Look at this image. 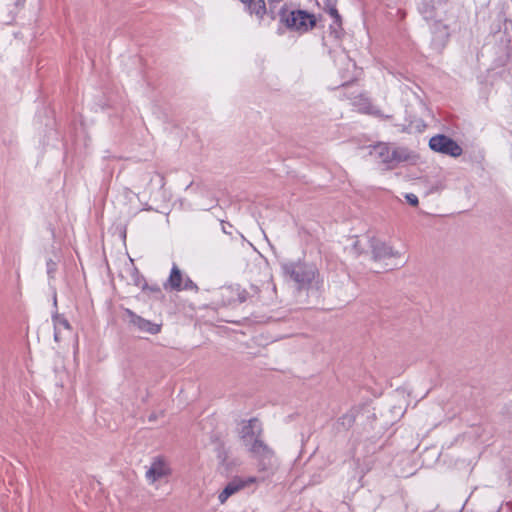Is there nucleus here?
Wrapping results in <instances>:
<instances>
[{
    "label": "nucleus",
    "instance_id": "412c9836",
    "mask_svg": "<svg viewBox=\"0 0 512 512\" xmlns=\"http://www.w3.org/2000/svg\"><path fill=\"white\" fill-rule=\"evenodd\" d=\"M405 198L409 202V204L412 206H417L419 203L418 197L415 194H412V193L406 194Z\"/></svg>",
    "mask_w": 512,
    "mask_h": 512
},
{
    "label": "nucleus",
    "instance_id": "1a4fd4ad",
    "mask_svg": "<svg viewBox=\"0 0 512 512\" xmlns=\"http://www.w3.org/2000/svg\"><path fill=\"white\" fill-rule=\"evenodd\" d=\"M171 474L168 463L161 457L153 459L150 467L146 471V479L149 483L166 480Z\"/></svg>",
    "mask_w": 512,
    "mask_h": 512
},
{
    "label": "nucleus",
    "instance_id": "f3484780",
    "mask_svg": "<svg viewBox=\"0 0 512 512\" xmlns=\"http://www.w3.org/2000/svg\"><path fill=\"white\" fill-rule=\"evenodd\" d=\"M182 290H194V291H197L198 287L189 277H186L183 280V283H182Z\"/></svg>",
    "mask_w": 512,
    "mask_h": 512
},
{
    "label": "nucleus",
    "instance_id": "5701e85b",
    "mask_svg": "<svg viewBox=\"0 0 512 512\" xmlns=\"http://www.w3.org/2000/svg\"><path fill=\"white\" fill-rule=\"evenodd\" d=\"M149 289L152 291V292H157V293H160L161 290L158 286H154V287H149Z\"/></svg>",
    "mask_w": 512,
    "mask_h": 512
},
{
    "label": "nucleus",
    "instance_id": "39448f33",
    "mask_svg": "<svg viewBox=\"0 0 512 512\" xmlns=\"http://www.w3.org/2000/svg\"><path fill=\"white\" fill-rule=\"evenodd\" d=\"M251 456L257 460L258 470L261 472L272 471L275 466L274 451L262 440L247 449Z\"/></svg>",
    "mask_w": 512,
    "mask_h": 512
},
{
    "label": "nucleus",
    "instance_id": "b1692460",
    "mask_svg": "<svg viewBox=\"0 0 512 512\" xmlns=\"http://www.w3.org/2000/svg\"><path fill=\"white\" fill-rule=\"evenodd\" d=\"M221 226H222V231H223L224 233H229V232L227 231L226 223H225L224 221H221Z\"/></svg>",
    "mask_w": 512,
    "mask_h": 512
},
{
    "label": "nucleus",
    "instance_id": "7ed1b4c3",
    "mask_svg": "<svg viewBox=\"0 0 512 512\" xmlns=\"http://www.w3.org/2000/svg\"><path fill=\"white\" fill-rule=\"evenodd\" d=\"M435 3H437L436 0H423L419 10L426 21L432 22L435 37L444 43L449 37L448 26L443 24L441 19H437Z\"/></svg>",
    "mask_w": 512,
    "mask_h": 512
},
{
    "label": "nucleus",
    "instance_id": "f03ea898",
    "mask_svg": "<svg viewBox=\"0 0 512 512\" xmlns=\"http://www.w3.org/2000/svg\"><path fill=\"white\" fill-rule=\"evenodd\" d=\"M280 19L290 30L300 33L308 32L316 26V17L305 10H293L287 12L285 9L280 11Z\"/></svg>",
    "mask_w": 512,
    "mask_h": 512
},
{
    "label": "nucleus",
    "instance_id": "ddd939ff",
    "mask_svg": "<svg viewBox=\"0 0 512 512\" xmlns=\"http://www.w3.org/2000/svg\"><path fill=\"white\" fill-rule=\"evenodd\" d=\"M246 12L251 16H255L259 22L263 21L264 17L269 14L264 0H252Z\"/></svg>",
    "mask_w": 512,
    "mask_h": 512
},
{
    "label": "nucleus",
    "instance_id": "6e6552de",
    "mask_svg": "<svg viewBox=\"0 0 512 512\" xmlns=\"http://www.w3.org/2000/svg\"><path fill=\"white\" fill-rule=\"evenodd\" d=\"M258 482V479L253 476L241 478L235 477L233 478L220 492L218 499L221 504H224L229 497L240 491L241 489L250 486Z\"/></svg>",
    "mask_w": 512,
    "mask_h": 512
},
{
    "label": "nucleus",
    "instance_id": "f257e3e1",
    "mask_svg": "<svg viewBox=\"0 0 512 512\" xmlns=\"http://www.w3.org/2000/svg\"><path fill=\"white\" fill-rule=\"evenodd\" d=\"M286 276H289L301 288L315 285L318 288L319 273L315 265L304 262H290L282 265Z\"/></svg>",
    "mask_w": 512,
    "mask_h": 512
},
{
    "label": "nucleus",
    "instance_id": "a878e982",
    "mask_svg": "<svg viewBox=\"0 0 512 512\" xmlns=\"http://www.w3.org/2000/svg\"><path fill=\"white\" fill-rule=\"evenodd\" d=\"M156 418H157V417H156V415H155V414H151V415L149 416V421H153V420H155Z\"/></svg>",
    "mask_w": 512,
    "mask_h": 512
},
{
    "label": "nucleus",
    "instance_id": "9b49d317",
    "mask_svg": "<svg viewBox=\"0 0 512 512\" xmlns=\"http://www.w3.org/2000/svg\"><path fill=\"white\" fill-rule=\"evenodd\" d=\"M414 155L412 152L405 147H396L391 146L390 153V167H394L395 165L401 162H408L414 159Z\"/></svg>",
    "mask_w": 512,
    "mask_h": 512
},
{
    "label": "nucleus",
    "instance_id": "2eb2a0df",
    "mask_svg": "<svg viewBox=\"0 0 512 512\" xmlns=\"http://www.w3.org/2000/svg\"><path fill=\"white\" fill-rule=\"evenodd\" d=\"M375 154L382 160L383 163L390 165L391 146L387 143H378L374 146Z\"/></svg>",
    "mask_w": 512,
    "mask_h": 512
},
{
    "label": "nucleus",
    "instance_id": "4468645a",
    "mask_svg": "<svg viewBox=\"0 0 512 512\" xmlns=\"http://www.w3.org/2000/svg\"><path fill=\"white\" fill-rule=\"evenodd\" d=\"M53 323H54V339L56 342H59L61 339L62 329L64 330H70V324L68 320L63 316L59 314H55L53 316Z\"/></svg>",
    "mask_w": 512,
    "mask_h": 512
},
{
    "label": "nucleus",
    "instance_id": "0eeeda50",
    "mask_svg": "<svg viewBox=\"0 0 512 512\" xmlns=\"http://www.w3.org/2000/svg\"><path fill=\"white\" fill-rule=\"evenodd\" d=\"M429 147L442 154L458 157L462 154V148L453 139L446 135L433 136L429 141Z\"/></svg>",
    "mask_w": 512,
    "mask_h": 512
},
{
    "label": "nucleus",
    "instance_id": "4be33fe9",
    "mask_svg": "<svg viewBox=\"0 0 512 512\" xmlns=\"http://www.w3.org/2000/svg\"><path fill=\"white\" fill-rule=\"evenodd\" d=\"M249 293L246 290H241L238 292V301L240 303L245 302L248 299Z\"/></svg>",
    "mask_w": 512,
    "mask_h": 512
},
{
    "label": "nucleus",
    "instance_id": "f8f14e48",
    "mask_svg": "<svg viewBox=\"0 0 512 512\" xmlns=\"http://www.w3.org/2000/svg\"><path fill=\"white\" fill-rule=\"evenodd\" d=\"M183 280L184 278L181 270L176 264H174L168 280L164 283V288L180 291L182 290Z\"/></svg>",
    "mask_w": 512,
    "mask_h": 512
},
{
    "label": "nucleus",
    "instance_id": "9d476101",
    "mask_svg": "<svg viewBox=\"0 0 512 512\" xmlns=\"http://www.w3.org/2000/svg\"><path fill=\"white\" fill-rule=\"evenodd\" d=\"M370 243L372 249V257L374 261H382L388 258L400 257V253L398 251L393 250L392 247L388 246L384 242H381L376 239H371Z\"/></svg>",
    "mask_w": 512,
    "mask_h": 512
},
{
    "label": "nucleus",
    "instance_id": "20e7f679",
    "mask_svg": "<svg viewBox=\"0 0 512 512\" xmlns=\"http://www.w3.org/2000/svg\"><path fill=\"white\" fill-rule=\"evenodd\" d=\"M239 437L243 446L248 449L263 440L262 423L257 418L242 421Z\"/></svg>",
    "mask_w": 512,
    "mask_h": 512
},
{
    "label": "nucleus",
    "instance_id": "a211bd4d",
    "mask_svg": "<svg viewBox=\"0 0 512 512\" xmlns=\"http://www.w3.org/2000/svg\"><path fill=\"white\" fill-rule=\"evenodd\" d=\"M47 266V274L50 278L54 277V273L57 269V263L54 262L52 259H49L46 263Z\"/></svg>",
    "mask_w": 512,
    "mask_h": 512
},
{
    "label": "nucleus",
    "instance_id": "393cba45",
    "mask_svg": "<svg viewBox=\"0 0 512 512\" xmlns=\"http://www.w3.org/2000/svg\"><path fill=\"white\" fill-rule=\"evenodd\" d=\"M437 1V4H445L448 2V0H436Z\"/></svg>",
    "mask_w": 512,
    "mask_h": 512
},
{
    "label": "nucleus",
    "instance_id": "aec40b11",
    "mask_svg": "<svg viewBox=\"0 0 512 512\" xmlns=\"http://www.w3.org/2000/svg\"><path fill=\"white\" fill-rule=\"evenodd\" d=\"M328 13L330 14L331 17L334 18L335 23L340 24L341 16L339 15L337 9L334 6L328 9Z\"/></svg>",
    "mask_w": 512,
    "mask_h": 512
},
{
    "label": "nucleus",
    "instance_id": "dca6fc26",
    "mask_svg": "<svg viewBox=\"0 0 512 512\" xmlns=\"http://www.w3.org/2000/svg\"><path fill=\"white\" fill-rule=\"evenodd\" d=\"M132 277H133V281H134V284L138 287H142V289H146L148 288L146 284H143L144 282V279L143 277L139 274V271L136 269V268H133L132 269Z\"/></svg>",
    "mask_w": 512,
    "mask_h": 512
},
{
    "label": "nucleus",
    "instance_id": "423d86ee",
    "mask_svg": "<svg viewBox=\"0 0 512 512\" xmlns=\"http://www.w3.org/2000/svg\"><path fill=\"white\" fill-rule=\"evenodd\" d=\"M124 314L130 328L137 330L140 333L155 335L161 330V326L159 324L153 323L150 320L137 315L131 309L126 308L124 310Z\"/></svg>",
    "mask_w": 512,
    "mask_h": 512
},
{
    "label": "nucleus",
    "instance_id": "6ab92c4d",
    "mask_svg": "<svg viewBox=\"0 0 512 512\" xmlns=\"http://www.w3.org/2000/svg\"><path fill=\"white\" fill-rule=\"evenodd\" d=\"M282 0H268V3H269V14L271 16V19H275V15H274V8L279 4L281 3Z\"/></svg>",
    "mask_w": 512,
    "mask_h": 512
}]
</instances>
